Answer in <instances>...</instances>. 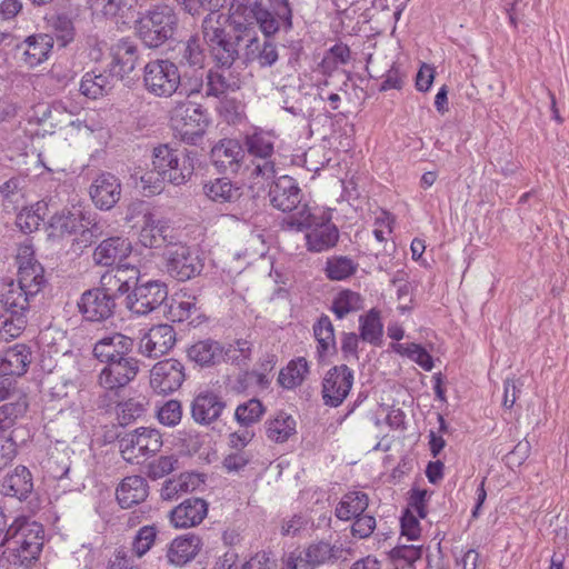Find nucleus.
Returning a JSON list of instances; mask_svg holds the SVG:
<instances>
[{"mask_svg": "<svg viewBox=\"0 0 569 569\" xmlns=\"http://www.w3.org/2000/svg\"><path fill=\"white\" fill-rule=\"evenodd\" d=\"M318 353L322 357L336 347L333 326L328 317H321L313 327Z\"/></svg>", "mask_w": 569, "mask_h": 569, "instance_id": "obj_48", "label": "nucleus"}, {"mask_svg": "<svg viewBox=\"0 0 569 569\" xmlns=\"http://www.w3.org/2000/svg\"><path fill=\"white\" fill-rule=\"evenodd\" d=\"M161 447V433L147 427L137 428L119 440L120 453L129 463H139L141 459L157 453Z\"/></svg>", "mask_w": 569, "mask_h": 569, "instance_id": "obj_8", "label": "nucleus"}, {"mask_svg": "<svg viewBox=\"0 0 569 569\" xmlns=\"http://www.w3.org/2000/svg\"><path fill=\"white\" fill-rule=\"evenodd\" d=\"M79 220L76 214L70 211L56 213L50 219L51 236L63 237L72 234L78 230Z\"/></svg>", "mask_w": 569, "mask_h": 569, "instance_id": "obj_53", "label": "nucleus"}, {"mask_svg": "<svg viewBox=\"0 0 569 569\" xmlns=\"http://www.w3.org/2000/svg\"><path fill=\"white\" fill-rule=\"evenodd\" d=\"M168 273L178 281H187L199 274L202 263L197 254L183 243H169L163 252Z\"/></svg>", "mask_w": 569, "mask_h": 569, "instance_id": "obj_10", "label": "nucleus"}, {"mask_svg": "<svg viewBox=\"0 0 569 569\" xmlns=\"http://www.w3.org/2000/svg\"><path fill=\"white\" fill-rule=\"evenodd\" d=\"M79 311L89 321H102L113 315L114 298L103 287L87 290L78 302Z\"/></svg>", "mask_w": 569, "mask_h": 569, "instance_id": "obj_19", "label": "nucleus"}, {"mask_svg": "<svg viewBox=\"0 0 569 569\" xmlns=\"http://www.w3.org/2000/svg\"><path fill=\"white\" fill-rule=\"evenodd\" d=\"M339 548L327 542L318 541L309 545L299 553H292L287 561L289 569H315L338 558Z\"/></svg>", "mask_w": 569, "mask_h": 569, "instance_id": "obj_18", "label": "nucleus"}, {"mask_svg": "<svg viewBox=\"0 0 569 569\" xmlns=\"http://www.w3.org/2000/svg\"><path fill=\"white\" fill-rule=\"evenodd\" d=\"M36 295H29L19 283L9 281L2 283L0 287V303L3 306L4 311L10 315H24L29 310L30 300Z\"/></svg>", "mask_w": 569, "mask_h": 569, "instance_id": "obj_31", "label": "nucleus"}, {"mask_svg": "<svg viewBox=\"0 0 569 569\" xmlns=\"http://www.w3.org/2000/svg\"><path fill=\"white\" fill-rule=\"evenodd\" d=\"M182 59L191 67H202L204 62V52L199 43V39L191 37L183 49Z\"/></svg>", "mask_w": 569, "mask_h": 569, "instance_id": "obj_59", "label": "nucleus"}, {"mask_svg": "<svg viewBox=\"0 0 569 569\" xmlns=\"http://www.w3.org/2000/svg\"><path fill=\"white\" fill-rule=\"evenodd\" d=\"M139 372V361L133 357L107 363L98 376V385L108 391L118 390L132 381Z\"/></svg>", "mask_w": 569, "mask_h": 569, "instance_id": "obj_16", "label": "nucleus"}, {"mask_svg": "<svg viewBox=\"0 0 569 569\" xmlns=\"http://www.w3.org/2000/svg\"><path fill=\"white\" fill-rule=\"evenodd\" d=\"M113 87L112 76L106 72L89 71L82 76L79 91L89 99H99L106 96Z\"/></svg>", "mask_w": 569, "mask_h": 569, "instance_id": "obj_38", "label": "nucleus"}, {"mask_svg": "<svg viewBox=\"0 0 569 569\" xmlns=\"http://www.w3.org/2000/svg\"><path fill=\"white\" fill-rule=\"evenodd\" d=\"M190 360L202 367L214 366L223 359V348L214 340H201L188 349Z\"/></svg>", "mask_w": 569, "mask_h": 569, "instance_id": "obj_37", "label": "nucleus"}, {"mask_svg": "<svg viewBox=\"0 0 569 569\" xmlns=\"http://www.w3.org/2000/svg\"><path fill=\"white\" fill-rule=\"evenodd\" d=\"M53 38L46 33H39L27 37L22 42L16 46L21 52V61L29 68L41 64L49 58L53 48Z\"/></svg>", "mask_w": 569, "mask_h": 569, "instance_id": "obj_22", "label": "nucleus"}, {"mask_svg": "<svg viewBox=\"0 0 569 569\" xmlns=\"http://www.w3.org/2000/svg\"><path fill=\"white\" fill-rule=\"evenodd\" d=\"M405 73L400 68L392 63L383 76V81L380 86V91H388L391 89L400 90L403 86Z\"/></svg>", "mask_w": 569, "mask_h": 569, "instance_id": "obj_63", "label": "nucleus"}, {"mask_svg": "<svg viewBox=\"0 0 569 569\" xmlns=\"http://www.w3.org/2000/svg\"><path fill=\"white\" fill-rule=\"evenodd\" d=\"M167 286L160 281H148L136 286L127 297L128 309L138 316H146L158 309L167 299Z\"/></svg>", "mask_w": 569, "mask_h": 569, "instance_id": "obj_12", "label": "nucleus"}, {"mask_svg": "<svg viewBox=\"0 0 569 569\" xmlns=\"http://www.w3.org/2000/svg\"><path fill=\"white\" fill-rule=\"evenodd\" d=\"M362 298L358 292L343 290L337 295L332 302V311L339 318L351 312H356L362 308Z\"/></svg>", "mask_w": 569, "mask_h": 569, "instance_id": "obj_45", "label": "nucleus"}, {"mask_svg": "<svg viewBox=\"0 0 569 569\" xmlns=\"http://www.w3.org/2000/svg\"><path fill=\"white\" fill-rule=\"evenodd\" d=\"M144 398H130L117 406V417L121 426H127L141 418L146 412Z\"/></svg>", "mask_w": 569, "mask_h": 569, "instance_id": "obj_44", "label": "nucleus"}, {"mask_svg": "<svg viewBox=\"0 0 569 569\" xmlns=\"http://www.w3.org/2000/svg\"><path fill=\"white\" fill-rule=\"evenodd\" d=\"M213 144L210 151L212 164L220 171L236 173L242 166H253L251 174L266 180L272 179L276 173L273 144Z\"/></svg>", "mask_w": 569, "mask_h": 569, "instance_id": "obj_2", "label": "nucleus"}, {"mask_svg": "<svg viewBox=\"0 0 569 569\" xmlns=\"http://www.w3.org/2000/svg\"><path fill=\"white\" fill-rule=\"evenodd\" d=\"M24 315H10L0 310V340L9 341L21 335L26 328Z\"/></svg>", "mask_w": 569, "mask_h": 569, "instance_id": "obj_50", "label": "nucleus"}, {"mask_svg": "<svg viewBox=\"0 0 569 569\" xmlns=\"http://www.w3.org/2000/svg\"><path fill=\"white\" fill-rule=\"evenodd\" d=\"M132 251L131 241L123 237H110L103 240L93 252V260L100 266H112L128 258Z\"/></svg>", "mask_w": 569, "mask_h": 569, "instance_id": "obj_29", "label": "nucleus"}, {"mask_svg": "<svg viewBox=\"0 0 569 569\" xmlns=\"http://www.w3.org/2000/svg\"><path fill=\"white\" fill-rule=\"evenodd\" d=\"M171 126L182 142H192L201 139L207 128V117L200 106L184 103L174 108Z\"/></svg>", "mask_w": 569, "mask_h": 569, "instance_id": "obj_9", "label": "nucleus"}, {"mask_svg": "<svg viewBox=\"0 0 569 569\" xmlns=\"http://www.w3.org/2000/svg\"><path fill=\"white\" fill-rule=\"evenodd\" d=\"M188 475H180L178 478L167 480L161 488V497L164 500H172L180 492L189 489Z\"/></svg>", "mask_w": 569, "mask_h": 569, "instance_id": "obj_60", "label": "nucleus"}, {"mask_svg": "<svg viewBox=\"0 0 569 569\" xmlns=\"http://www.w3.org/2000/svg\"><path fill=\"white\" fill-rule=\"evenodd\" d=\"M127 221L140 226L139 241L146 248H159L168 242L170 227L167 221L153 214L146 202H132L128 208Z\"/></svg>", "mask_w": 569, "mask_h": 569, "instance_id": "obj_6", "label": "nucleus"}, {"mask_svg": "<svg viewBox=\"0 0 569 569\" xmlns=\"http://www.w3.org/2000/svg\"><path fill=\"white\" fill-rule=\"evenodd\" d=\"M392 349L405 357H408L416 363H418L422 369L430 371L433 367V361L431 356L427 352L425 348L417 343H395Z\"/></svg>", "mask_w": 569, "mask_h": 569, "instance_id": "obj_49", "label": "nucleus"}, {"mask_svg": "<svg viewBox=\"0 0 569 569\" xmlns=\"http://www.w3.org/2000/svg\"><path fill=\"white\" fill-rule=\"evenodd\" d=\"M288 212L289 214L282 220V228L289 231H308L320 218L302 201L297 208Z\"/></svg>", "mask_w": 569, "mask_h": 569, "instance_id": "obj_41", "label": "nucleus"}, {"mask_svg": "<svg viewBox=\"0 0 569 569\" xmlns=\"http://www.w3.org/2000/svg\"><path fill=\"white\" fill-rule=\"evenodd\" d=\"M28 409L26 396L19 395L14 400L0 406V422L6 428H11L16 421L21 418Z\"/></svg>", "mask_w": 569, "mask_h": 569, "instance_id": "obj_46", "label": "nucleus"}, {"mask_svg": "<svg viewBox=\"0 0 569 569\" xmlns=\"http://www.w3.org/2000/svg\"><path fill=\"white\" fill-rule=\"evenodd\" d=\"M139 277L140 271L137 267L119 264L102 276L101 284L114 298L117 295L127 293L131 288L134 289Z\"/></svg>", "mask_w": 569, "mask_h": 569, "instance_id": "obj_28", "label": "nucleus"}, {"mask_svg": "<svg viewBox=\"0 0 569 569\" xmlns=\"http://www.w3.org/2000/svg\"><path fill=\"white\" fill-rule=\"evenodd\" d=\"M177 23L178 18L171 7L158 6L137 21L136 30L147 47L158 48L173 36Z\"/></svg>", "mask_w": 569, "mask_h": 569, "instance_id": "obj_5", "label": "nucleus"}, {"mask_svg": "<svg viewBox=\"0 0 569 569\" xmlns=\"http://www.w3.org/2000/svg\"><path fill=\"white\" fill-rule=\"evenodd\" d=\"M149 486L141 476L126 477L117 487L116 495L122 508H131L143 502L149 493Z\"/></svg>", "mask_w": 569, "mask_h": 569, "instance_id": "obj_32", "label": "nucleus"}, {"mask_svg": "<svg viewBox=\"0 0 569 569\" xmlns=\"http://www.w3.org/2000/svg\"><path fill=\"white\" fill-rule=\"evenodd\" d=\"M202 548V540L194 533L174 538L167 548L166 558L174 567H182L193 560Z\"/></svg>", "mask_w": 569, "mask_h": 569, "instance_id": "obj_26", "label": "nucleus"}, {"mask_svg": "<svg viewBox=\"0 0 569 569\" xmlns=\"http://www.w3.org/2000/svg\"><path fill=\"white\" fill-rule=\"evenodd\" d=\"M339 239L337 227L330 221V217L322 214L306 233L307 249L321 252L336 246Z\"/></svg>", "mask_w": 569, "mask_h": 569, "instance_id": "obj_27", "label": "nucleus"}, {"mask_svg": "<svg viewBox=\"0 0 569 569\" xmlns=\"http://www.w3.org/2000/svg\"><path fill=\"white\" fill-rule=\"evenodd\" d=\"M264 413V407L259 399L252 398L243 403H240L236 411L234 418L242 427H249L257 423Z\"/></svg>", "mask_w": 569, "mask_h": 569, "instance_id": "obj_47", "label": "nucleus"}, {"mask_svg": "<svg viewBox=\"0 0 569 569\" xmlns=\"http://www.w3.org/2000/svg\"><path fill=\"white\" fill-rule=\"evenodd\" d=\"M269 199L273 208L291 211L302 201V192L293 178L281 176L270 186Z\"/></svg>", "mask_w": 569, "mask_h": 569, "instance_id": "obj_21", "label": "nucleus"}, {"mask_svg": "<svg viewBox=\"0 0 569 569\" xmlns=\"http://www.w3.org/2000/svg\"><path fill=\"white\" fill-rule=\"evenodd\" d=\"M360 338L371 345L378 346L383 335V325L380 312L371 309L367 315L360 316Z\"/></svg>", "mask_w": 569, "mask_h": 569, "instance_id": "obj_43", "label": "nucleus"}, {"mask_svg": "<svg viewBox=\"0 0 569 569\" xmlns=\"http://www.w3.org/2000/svg\"><path fill=\"white\" fill-rule=\"evenodd\" d=\"M208 513V503L201 498H189L170 511V522L176 528H191L200 525Z\"/></svg>", "mask_w": 569, "mask_h": 569, "instance_id": "obj_24", "label": "nucleus"}, {"mask_svg": "<svg viewBox=\"0 0 569 569\" xmlns=\"http://www.w3.org/2000/svg\"><path fill=\"white\" fill-rule=\"evenodd\" d=\"M206 80V97L221 98L241 87L240 74L232 69V64L216 63V67L208 71Z\"/></svg>", "mask_w": 569, "mask_h": 569, "instance_id": "obj_20", "label": "nucleus"}, {"mask_svg": "<svg viewBox=\"0 0 569 569\" xmlns=\"http://www.w3.org/2000/svg\"><path fill=\"white\" fill-rule=\"evenodd\" d=\"M121 184L118 178L109 172L99 174L90 187L93 203L102 210H109L119 201Z\"/></svg>", "mask_w": 569, "mask_h": 569, "instance_id": "obj_23", "label": "nucleus"}, {"mask_svg": "<svg viewBox=\"0 0 569 569\" xmlns=\"http://www.w3.org/2000/svg\"><path fill=\"white\" fill-rule=\"evenodd\" d=\"M177 342V332L171 325L160 323L146 331L138 342V352L148 358L167 355Z\"/></svg>", "mask_w": 569, "mask_h": 569, "instance_id": "obj_13", "label": "nucleus"}, {"mask_svg": "<svg viewBox=\"0 0 569 569\" xmlns=\"http://www.w3.org/2000/svg\"><path fill=\"white\" fill-rule=\"evenodd\" d=\"M197 311L196 298L192 296L181 297L171 305L172 315L179 320L183 321Z\"/></svg>", "mask_w": 569, "mask_h": 569, "instance_id": "obj_61", "label": "nucleus"}, {"mask_svg": "<svg viewBox=\"0 0 569 569\" xmlns=\"http://www.w3.org/2000/svg\"><path fill=\"white\" fill-rule=\"evenodd\" d=\"M1 546L6 549L0 557V568L6 565L28 567L42 549L43 529L37 522L17 519L8 527Z\"/></svg>", "mask_w": 569, "mask_h": 569, "instance_id": "obj_3", "label": "nucleus"}, {"mask_svg": "<svg viewBox=\"0 0 569 569\" xmlns=\"http://www.w3.org/2000/svg\"><path fill=\"white\" fill-rule=\"evenodd\" d=\"M182 410L181 405L177 400L167 401L158 411V419L160 423L173 427L181 420Z\"/></svg>", "mask_w": 569, "mask_h": 569, "instance_id": "obj_58", "label": "nucleus"}, {"mask_svg": "<svg viewBox=\"0 0 569 569\" xmlns=\"http://www.w3.org/2000/svg\"><path fill=\"white\" fill-rule=\"evenodd\" d=\"M33 489L31 472L24 466H18L1 482V492L20 500L28 498Z\"/></svg>", "mask_w": 569, "mask_h": 569, "instance_id": "obj_34", "label": "nucleus"}, {"mask_svg": "<svg viewBox=\"0 0 569 569\" xmlns=\"http://www.w3.org/2000/svg\"><path fill=\"white\" fill-rule=\"evenodd\" d=\"M353 383V372L346 365L331 368L322 381L323 402L330 407L340 406L349 395Z\"/></svg>", "mask_w": 569, "mask_h": 569, "instance_id": "obj_14", "label": "nucleus"}, {"mask_svg": "<svg viewBox=\"0 0 569 569\" xmlns=\"http://www.w3.org/2000/svg\"><path fill=\"white\" fill-rule=\"evenodd\" d=\"M42 206L37 203V209L24 208L17 216V224L18 227L26 233H30L37 230L42 221V217L40 216V210Z\"/></svg>", "mask_w": 569, "mask_h": 569, "instance_id": "obj_56", "label": "nucleus"}, {"mask_svg": "<svg viewBox=\"0 0 569 569\" xmlns=\"http://www.w3.org/2000/svg\"><path fill=\"white\" fill-rule=\"evenodd\" d=\"M296 420L284 412L266 422L267 437L277 443L286 442L296 433Z\"/></svg>", "mask_w": 569, "mask_h": 569, "instance_id": "obj_40", "label": "nucleus"}, {"mask_svg": "<svg viewBox=\"0 0 569 569\" xmlns=\"http://www.w3.org/2000/svg\"><path fill=\"white\" fill-rule=\"evenodd\" d=\"M226 403L213 393H200L192 401L191 415L194 421L202 425H210L217 420Z\"/></svg>", "mask_w": 569, "mask_h": 569, "instance_id": "obj_33", "label": "nucleus"}, {"mask_svg": "<svg viewBox=\"0 0 569 569\" xmlns=\"http://www.w3.org/2000/svg\"><path fill=\"white\" fill-rule=\"evenodd\" d=\"M357 270V263L348 257H332L326 264L327 277L331 280H345Z\"/></svg>", "mask_w": 569, "mask_h": 569, "instance_id": "obj_51", "label": "nucleus"}, {"mask_svg": "<svg viewBox=\"0 0 569 569\" xmlns=\"http://www.w3.org/2000/svg\"><path fill=\"white\" fill-rule=\"evenodd\" d=\"M309 372L308 362L300 357L291 360L286 368L281 369L278 382L286 389H293L300 386Z\"/></svg>", "mask_w": 569, "mask_h": 569, "instance_id": "obj_42", "label": "nucleus"}, {"mask_svg": "<svg viewBox=\"0 0 569 569\" xmlns=\"http://www.w3.org/2000/svg\"><path fill=\"white\" fill-rule=\"evenodd\" d=\"M184 379V366L173 358L158 361L150 370V387L158 395L177 391Z\"/></svg>", "mask_w": 569, "mask_h": 569, "instance_id": "obj_11", "label": "nucleus"}, {"mask_svg": "<svg viewBox=\"0 0 569 569\" xmlns=\"http://www.w3.org/2000/svg\"><path fill=\"white\" fill-rule=\"evenodd\" d=\"M110 56L112 72L123 78L136 68L138 61L137 46L129 38H122L111 46Z\"/></svg>", "mask_w": 569, "mask_h": 569, "instance_id": "obj_30", "label": "nucleus"}, {"mask_svg": "<svg viewBox=\"0 0 569 569\" xmlns=\"http://www.w3.org/2000/svg\"><path fill=\"white\" fill-rule=\"evenodd\" d=\"M369 498L365 492L351 491L342 496L335 515L338 519L349 521L362 515L368 508Z\"/></svg>", "mask_w": 569, "mask_h": 569, "instance_id": "obj_39", "label": "nucleus"}, {"mask_svg": "<svg viewBox=\"0 0 569 569\" xmlns=\"http://www.w3.org/2000/svg\"><path fill=\"white\" fill-rule=\"evenodd\" d=\"M376 528V519L369 515H360L355 518L351 527L352 535L360 539L369 537Z\"/></svg>", "mask_w": 569, "mask_h": 569, "instance_id": "obj_62", "label": "nucleus"}, {"mask_svg": "<svg viewBox=\"0 0 569 569\" xmlns=\"http://www.w3.org/2000/svg\"><path fill=\"white\" fill-rule=\"evenodd\" d=\"M422 556V548L416 546H400L392 550L396 565L406 566L407 569L415 568V562Z\"/></svg>", "mask_w": 569, "mask_h": 569, "instance_id": "obj_55", "label": "nucleus"}, {"mask_svg": "<svg viewBox=\"0 0 569 569\" xmlns=\"http://www.w3.org/2000/svg\"><path fill=\"white\" fill-rule=\"evenodd\" d=\"M152 163L154 171L140 178V188L146 196L160 193L164 181L174 186L186 183L194 170V159L182 144H158L153 148Z\"/></svg>", "mask_w": 569, "mask_h": 569, "instance_id": "obj_1", "label": "nucleus"}, {"mask_svg": "<svg viewBox=\"0 0 569 569\" xmlns=\"http://www.w3.org/2000/svg\"><path fill=\"white\" fill-rule=\"evenodd\" d=\"M157 535L158 529L156 526L141 527L133 538L132 552L139 558L144 556L154 545Z\"/></svg>", "mask_w": 569, "mask_h": 569, "instance_id": "obj_54", "label": "nucleus"}, {"mask_svg": "<svg viewBox=\"0 0 569 569\" xmlns=\"http://www.w3.org/2000/svg\"><path fill=\"white\" fill-rule=\"evenodd\" d=\"M181 84L178 67L168 59L149 61L143 68V86L152 96L169 98Z\"/></svg>", "mask_w": 569, "mask_h": 569, "instance_id": "obj_7", "label": "nucleus"}, {"mask_svg": "<svg viewBox=\"0 0 569 569\" xmlns=\"http://www.w3.org/2000/svg\"><path fill=\"white\" fill-rule=\"evenodd\" d=\"M133 348V340L122 333L103 337L96 342L93 356L103 363H109L128 357Z\"/></svg>", "mask_w": 569, "mask_h": 569, "instance_id": "obj_25", "label": "nucleus"}, {"mask_svg": "<svg viewBox=\"0 0 569 569\" xmlns=\"http://www.w3.org/2000/svg\"><path fill=\"white\" fill-rule=\"evenodd\" d=\"M229 17L218 11L210 12L202 21V34L210 56L216 63L233 64L238 58L237 40L227 31Z\"/></svg>", "mask_w": 569, "mask_h": 569, "instance_id": "obj_4", "label": "nucleus"}, {"mask_svg": "<svg viewBox=\"0 0 569 569\" xmlns=\"http://www.w3.org/2000/svg\"><path fill=\"white\" fill-rule=\"evenodd\" d=\"M33 249L30 244L19 247L17 253L18 281L29 295H37L46 283L43 267L33 259Z\"/></svg>", "mask_w": 569, "mask_h": 569, "instance_id": "obj_15", "label": "nucleus"}, {"mask_svg": "<svg viewBox=\"0 0 569 569\" xmlns=\"http://www.w3.org/2000/svg\"><path fill=\"white\" fill-rule=\"evenodd\" d=\"M273 13L262 7L253 13V18L266 37L276 34L281 27L286 31L292 28V9L288 0H271Z\"/></svg>", "mask_w": 569, "mask_h": 569, "instance_id": "obj_17", "label": "nucleus"}, {"mask_svg": "<svg viewBox=\"0 0 569 569\" xmlns=\"http://www.w3.org/2000/svg\"><path fill=\"white\" fill-rule=\"evenodd\" d=\"M202 190L209 200L217 203L236 202L242 196L241 187L228 178L208 180L203 183Z\"/></svg>", "mask_w": 569, "mask_h": 569, "instance_id": "obj_36", "label": "nucleus"}, {"mask_svg": "<svg viewBox=\"0 0 569 569\" xmlns=\"http://www.w3.org/2000/svg\"><path fill=\"white\" fill-rule=\"evenodd\" d=\"M53 30L57 38V41L61 47L68 46L73 41L76 36V30L73 22L67 16H58L53 22Z\"/></svg>", "mask_w": 569, "mask_h": 569, "instance_id": "obj_57", "label": "nucleus"}, {"mask_svg": "<svg viewBox=\"0 0 569 569\" xmlns=\"http://www.w3.org/2000/svg\"><path fill=\"white\" fill-rule=\"evenodd\" d=\"M179 469V458L176 455L160 456L147 465L146 475L152 479H161Z\"/></svg>", "mask_w": 569, "mask_h": 569, "instance_id": "obj_52", "label": "nucleus"}, {"mask_svg": "<svg viewBox=\"0 0 569 569\" xmlns=\"http://www.w3.org/2000/svg\"><path fill=\"white\" fill-rule=\"evenodd\" d=\"M31 363V350L26 345L9 348L0 359V376H22Z\"/></svg>", "mask_w": 569, "mask_h": 569, "instance_id": "obj_35", "label": "nucleus"}, {"mask_svg": "<svg viewBox=\"0 0 569 569\" xmlns=\"http://www.w3.org/2000/svg\"><path fill=\"white\" fill-rule=\"evenodd\" d=\"M401 533L409 540H416L420 536L419 521L411 509H407L401 517Z\"/></svg>", "mask_w": 569, "mask_h": 569, "instance_id": "obj_64", "label": "nucleus"}]
</instances>
